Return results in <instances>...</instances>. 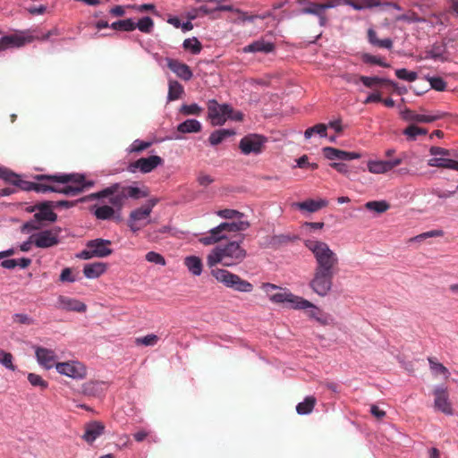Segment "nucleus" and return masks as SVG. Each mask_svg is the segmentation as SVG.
<instances>
[{"mask_svg":"<svg viewBox=\"0 0 458 458\" xmlns=\"http://www.w3.org/2000/svg\"><path fill=\"white\" fill-rule=\"evenodd\" d=\"M240 241H231L215 247L207 257V265L214 267L217 264L233 267L242 263L247 257V250L242 246L244 236Z\"/></svg>","mask_w":458,"mask_h":458,"instance_id":"1","label":"nucleus"},{"mask_svg":"<svg viewBox=\"0 0 458 458\" xmlns=\"http://www.w3.org/2000/svg\"><path fill=\"white\" fill-rule=\"evenodd\" d=\"M148 190L146 187L139 188L114 183L102 191L90 194L89 198L90 199L108 198L109 204L116 207L118 210H122L129 198L139 199L148 197Z\"/></svg>","mask_w":458,"mask_h":458,"instance_id":"2","label":"nucleus"},{"mask_svg":"<svg viewBox=\"0 0 458 458\" xmlns=\"http://www.w3.org/2000/svg\"><path fill=\"white\" fill-rule=\"evenodd\" d=\"M304 245L314 256L316 262L314 270L337 273L339 259L327 242L306 240Z\"/></svg>","mask_w":458,"mask_h":458,"instance_id":"3","label":"nucleus"},{"mask_svg":"<svg viewBox=\"0 0 458 458\" xmlns=\"http://www.w3.org/2000/svg\"><path fill=\"white\" fill-rule=\"evenodd\" d=\"M261 288L267 294L269 295V300L274 303L286 302L289 303L290 308L295 310H306L307 307L311 306L310 301L301 296L294 295L288 290L271 294L272 291L278 289V286L274 284L264 283L262 284Z\"/></svg>","mask_w":458,"mask_h":458,"instance_id":"4","label":"nucleus"},{"mask_svg":"<svg viewBox=\"0 0 458 458\" xmlns=\"http://www.w3.org/2000/svg\"><path fill=\"white\" fill-rule=\"evenodd\" d=\"M211 275L217 282L222 283L228 288H232L241 293H250L253 291V285L250 282L241 278L238 275L229 272L223 268H213Z\"/></svg>","mask_w":458,"mask_h":458,"instance_id":"5","label":"nucleus"},{"mask_svg":"<svg viewBox=\"0 0 458 458\" xmlns=\"http://www.w3.org/2000/svg\"><path fill=\"white\" fill-rule=\"evenodd\" d=\"M111 241L98 238L90 240L86 243V249L76 255L81 259H90L92 258H106L113 253L110 248Z\"/></svg>","mask_w":458,"mask_h":458,"instance_id":"6","label":"nucleus"},{"mask_svg":"<svg viewBox=\"0 0 458 458\" xmlns=\"http://www.w3.org/2000/svg\"><path fill=\"white\" fill-rule=\"evenodd\" d=\"M60 175H68L71 180L66 183H57V193H63L68 196H76L81 193L86 188L93 186V182H86L84 175L79 174H61Z\"/></svg>","mask_w":458,"mask_h":458,"instance_id":"7","label":"nucleus"},{"mask_svg":"<svg viewBox=\"0 0 458 458\" xmlns=\"http://www.w3.org/2000/svg\"><path fill=\"white\" fill-rule=\"evenodd\" d=\"M336 273L314 270L309 283L310 288L320 297L327 296L333 288V280Z\"/></svg>","mask_w":458,"mask_h":458,"instance_id":"8","label":"nucleus"},{"mask_svg":"<svg viewBox=\"0 0 458 458\" xmlns=\"http://www.w3.org/2000/svg\"><path fill=\"white\" fill-rule=\"evenodd\" d=\"M35 179L38 182H34V191L41 193L55 192L57 183H66L71 180L68 175L59 174H37Z\"/></svg>","mask_w":458,"mask_h":458,"instance_id":"9","label":"nucleus"},{"mask_svg":"<svg viewBox=\"0 0 458 458\" xmlns=\"http://www.w3.org/2000/svg\"><path fill=\"white\" fill-rule=\"evenodd\" d=\"M208 113L213 125H223L233 113V108L227 104L220 105L212 99L208 103Z\"/></svg>","mask_w":458,"mask_h":458,"instance_id":"10","label":"nucleus"},{"mask_svg":"<svg viewBox=\"0 0 458 458\" xmlns=\"http://www.w3.org/2000/svg\"><path fill=\"white\" fill-rule=\"evenodd\" d=\"M60 227H55L48 230H43L30 236L33 244L41 249L51 248L59 243Z\"/></svg>","mask_w":458,"mask_h":458,"instance_id":"11","label":"nucleus"},{"mask_svg":"<svg viewBox=\"0 0 458 458\" xmlns=\"http://www.w3.org/2000/svg\"><path fill=\"white\" fill-rule=\"evenodd\" d=\"M307 4L301 9V13L303 14H312L318 17L319 25L324 27L327 24V17L326 15V11L329 8H333L335 6L334 1H327V3H316V2H307Z\"/></svg>","mask_w":458,"mask_h":458,"instance_id":"12","label":"nucleus"},{"mask_svg":"<svg viewBox=\"0 0 458 458\" xmlns=\"http://www.w3.org/2000/svg\"><path fill=\"white\" fill-rule=\"evenodd\" d=\"M55 369L58 373L73 379H82L87 376L86 367L77 360L58 362L55 364Z\"/></svg>","mask_w":458,"mask_h":458,"instance_id":"13","label":"nucleus"},{"mask_svg":"<svg viewBox=\"0 0 458 458\" xmlns=\"http://www.w3.org/2000/svg\"><path fill=\"white\" fill-rule=\"evenodd\" d=\"M164 160L159 156H150L148 157H140L138 160L129 164L127 170L131 173H136L138 170L142 174H148L163 164Z\"/></svg>","mask_w":458,"mask_h":458,"instance_id":"14","label":"nucleus"},{"mask_svg":"<svg viewBox=\"0 0 458 458\" xmlns=\"http://www.w3.org/2000/svg\"><path fill=\"white\" fill-rule=\"evenodd\" d=\"M401 114L403 120L418 123H430L440 120L446 115L445 113L440 111H436L430 114H418L417 112L408 108L403 110Z\"/></svg>","mask_w":458,"mask_h":458,"instance_id":"15","label":"nucleus"},{"mask_svg":"<svg viewBox=\"0 0 458 458\" xmlns=\"http://www.w3.org/2000/svg\"><path fill=\"white\" fill-rule=\"evenodd\" d=\"M54 201H43L33 206L30 211L37 210L34 214L36 222L47 221L53 223L57 220V215L54 212Z\"/></svg>","mask_w":458,"mask_h":458,"instance_id":"16","label":"nucleus"},{"mask_svg":"<svg viewBox=\"0 0 458 458\" xmlns=\"http://www.w3.org/2000/svg\"><path fill=\"white\" fill-rule=\"evenodd\" d=\"M265 140L262 136L258 134H250L243 137L239 144L241 151L249 155L250 153L259 154L263 149Z\"/></svg>","mask_w":458,"mask_h":458,"instance_id":"17","label":"nucleus"},{"mask_svg":"<svg viewBox=\"0 0 458 458\" xmlns=\"http://www.w3.org/2000/svg\"><path fill=\"white\" fill-rule=\"evenodd\" d=\"M105 425L98 420L90 421L84 426L82 439L89 445L105 433Z\"/></svg>","mask_w":458,"mask_h":458,"instance_id":"18","label":"nucleus"},{"mask_svg":"<svg viewBox=\"0 0 458 458\" xmlns=\"http://www.w3.org/2000/svg\"><path fill=\"white\" fill-rule=\"evenodd\" d=\"M435 395V407L447 415L453 414L451 403L449 402V394L447 389L445 387H437L434 390Z\"/></svg>","mask_w":458,"mask_h":458,"instance_id":"19","label":"nucleus"},{"mask_svg":"<svg viewBox=\"0 0 458 458\" xmlns=\"http://www.w3.org/2000/svg\"><path fill=\"white\" fill-rule=\"evenodd\" d=\"M37 361L46 369H50L55 367L56 354L55 351L45 347H37L35 350Z\"/></svg>","mask_w":458,"mask_h":458,"instance_id":"20","label":"nucleus"},{"mask_svg":"<svg viewBox=\"0 0 458 458\" xmlns=\"http://www.w3.org/2000/svg\"><path fill=\"white\" fill-rule=\"evenodd\" d=\"M31 41V37H25L24 35L18 33L4 36L0 38V50L11 47H20Z\"/></svg>","mask_w":458,"mask_h":458,"instance_id":"21","label":"nucleus"},{"mask_svg":"<svg viewBox=\"0 0 458 458\" xmlns=\"http://www.w3.org/2000/svg\"><path fill=\"white\" fill-rule=\"evenodd\" d=\"M323 154L326 158L329 160H352L360 157V154L357 152H348L344 150H341L338 148H335L332 147H325L322 149Z\"/></svg>","mask_w":458,"mask_h":458,"instance_id":"22","label":"nucleus"},{"mask_svg":"<svg viewBox=\"0 0 458 458\" xmlns=\"http://www.w3.org/2000/svg\"><path fill=\"white\" fill-rule=\"evenodd\" d=\"M168 68L183 81H190L192 78V72L189 65L176 59H167Z\"/></svg>","mask_w":458,"mask_h":458,"instance_id":"23","label":"nucleus"},{"mask_svg":"<svg viewBox=\"0 0 458 458\" xmlns=\"http://www.w3.org/2000/svg\"><path fill=\"white\" fill-rule=\"evenodd\" d=\"M93 214L97 217V219L99 220H109L114 218H118L119 216H115L116 212H119L120 210L117 209L116 207L113 206L112 204L106 205H95L92 208Z\"/></svg>","mask_w":458,"mask_h":458,"instance_id":"24","label":"nucleus"},{"mask_svg":"<svg viewBox=\"0 0 458 458\" xmlns=\"http://www.w3.org/2000/svg\"><path fill=\"white\" fill-rule=\"evenodd\" d=\"M328 204L326 199L314 200L309 199L302 202H294L292 204V207L297 208L301 211H308L310 213H314L321 209L322 208L327 207Z\"/></svg>","mask_w":458,"mask_h":458,"instance_id":"25","label":"nucleus"},{"mask_svg":"<svg viewBox=\"0 0 458 458\" xmlns=\"http://www.w3.org/2000/svg\"><path fill=\"white\" fill-rule=\"evenodd\" d=\"M367 39L371 46L377 48L391 49L394 45L390 38H379L377 32L372 28L367 30Z\"/></svg>","mask_w":458,"mask_h":458,"instance_id":"26","label":"nucleus"},{"mask_svg":"<svg viewBox=\"0 0 458 458\" xmlns=\"http://www.w3.org/2000/svg\"><path fill=\"white\" fill-rule=\"evenodd\" d=\"M449 157H432L428 160V165L437 168H446L458 172V161Z\"/></svg>","mask_w":458,"mask_h":458,"instance_id":"27","label":"nucleus"},{"mask_svg":"<svg viewBox=\"0 0 458 458\" xmlns=\"http://www.w3.org/2000/svg\"><path fill=\"white\" fill-rule=\"evenodd\" d=\"M58 301L59 307L65 310L83 312L87 309L83 302L69 297L60 296Z\"/></svg>","mask_w":458,"mask_h":458,"instance_id":"28","label":"nucleus"},{"mask_svg":"<svg viewBox=\"0 0 458 458\" xmlns=\"http://www.w3.org/2000/svg\"><path fill=\"white\" fill-rule=\"evenodd\" d=\"M348 81L358 83L359 81H361L364 86L368 88H372L377 85H381L383 83H387L394 85V83L389 80L381 79L378 77H368V76H357V75H352V79H349Z\"/></svg>","mask_w":458,"mask_h":458,"instance_id":"29","label":"nucleus"},{"mask_svg":"<svg viewBox=\"0 0 458 458\" xmlns=\"http://www.w3.org/2000/svg\"><path fill=\"white\" fill-rule=\"evenodd\" d=\"M275 45L270 42H266L262 39L252 42L251 44L243 47L244 53H255V52H262V53H270L274 51Z\"/></svg>","mask_w":458,"mask_h":458,"instance_id":"30","label":"nucleus"},{"mask_svg":"<svg viewBox=\"0 0 458 458\" xmlns=\"http://www.w3.org/2000/svg\"><path fill=\"white\" fill-rule=\"evenodd\" d=\"M226 238H227V234H225V233H223L222 230L220 229V227L217 225L209 231L208 235L201 237L199 239V242L203 245L208 246V245H213L215 243H217L220 241L225 240Z\"/></svg>","mask_w":458,"mask_h":458,"instance_id":"31","label":"nucleus"},{"mask_svg":"<svg viewBox=\"0 0 458 458\" xmlns=\"http://www.w3.org/2000/svg\"><path fill=\"white\" fill-rule=\"evenodd\" d=\"M106 265L102 262L86 264L83 267V274L87 278H98L105 273Z\"/></svg>","mask_w":458,"mask_h":458,"instance_id":"32","label":"nucleus"},{"mask_svg":"<svg viewBox=\"0 0 458 458\" xmlns=\"http://www.w3.org/2000/svg\"><path fill=\"white\" fill-rule=\"evenodd\" d=\"M446 48L444 44H434L431 46V47L425 51V58L426 59H433V60H438V61H445V55Z\"/></svg>","mask_w":458,"mask_h":458,"instance_id":"33","label":"nucleus"},{"mask_svg":"<svg viewBox=\"0 0 458 458\" xmlns=\"http://www.w3.org/2000/svg\"><path fill=\"white\" fill-rule=\"evenodd\" d=\"M344 3L358 11L369 9L381 4L380 0H344Z\"/></svg>","mask_w":458,"mask_h":458,"instance_id":"34","label":"nucleus"},{"mask_svg":"<svg viewBox=\"0 0 458 458\" xmlns=\"http://www.w3.org/2000/svg\"><path fill=\"white\" fill-rule=\"evenodd\" d=\"M184 265L188 270L194 276H199L202 272V261L197 256H188L184 259Z\"/></svg>","mask_w":458,"mask_h":458,"instance_id":"35","label":"nucleus"},{"mask_svg":"<svg viewBox=\"0 0 458 458\" xmlns=\"http://www.w3.org/2000/svg\"><path fill=\"white\" fill-rule=\"evenodd\" d=\"M201 123L195 119H188L177 126V131L182 133L199 132L201 131Z\"/></svg>","mask_w":458,"mask_h":458,"instance_id":"36","label":"nucleus"},{"mask_svg":"<svg viewBox=\"0 0 458 458\" xmlns=\"http://www.w3.org/2000/svg\"><path fill=\"white\" fill-rule=\"evenodd\" d=\"M317 399L314 396H307L303 402L299 403L296 406V411L300 415H307L312 412Z\"/></svg>","mask_w":458,"mask_h":458,"instance_id":"37","label":"nucleus"},{"mask_svg":"<svg viewBox=\"0 0 458 458\" xmlns=\"http://www.w3.org/2000/svg\"><path fill=\"white\" fill-rule=\"evenodd\" d=\"M184 92L183 87L177 81H169L168 101H174L182 98Z\"/></svg>","mask_w":458,"mask_h":458,"instance_id":"38","label":"nucleus"},{"mask_svg":"<svg viewBox=\"0 0 458 458\" xmlns=\"http://www.w3.org/2000/svg\"><path fill=\"white\" fill-rule=\"evenodd\" d=\"M368 170L376 174H386L389 172V165L386 160H370L368 163Z\"/></svg>","mask_w":458,"mask_h":458,"instance_id":"39","label":"nucleus"},{"mask_svg":"<svg viewBox=\"0 0 458 458\" xmlns=\"http://www.w3.org/2000/svg\"><path fill=\"white\" fill-rule=\"evenodd\" d=\"M234 134L233 131L222 129L212 132L208 138L211 145L216 146L220 144L225 138Z\"/></svg>","mask_w":458,"mask_h":458,"instance_id":"40","label":"nucleus"},{"mask_svg":"<svg viewBox=\"0 0 458 458\" xmlns=\"http://www.w3.org/2000/svg\"><path fill=\"white\" fill-rule=\"evenodd\" d=\"M368 210L382 214L390 208V205L386 200H372L365 204Z\"/></svg>","mask_w":458,"mask_h":458,"instance_id":"41","label":"nucleus"},{"mask_svg":"<svg viewBox=\"0 0 458 458\" xmlns=\"http://www.w3.org/2000/svg\"><path fill=\"white\" fill-rule=\"evenodd\" d=\"M428 133V130L425 128H420L415 124H411L407 128L404 129L403 134L407 136L408 140H415L420 135H426Z\"/></svg>","mask_w":458,"mask_h":458,"instance_id":"42","label":"nucleus"},{"mask_svg":"<svg viewBox=\"0 0 458 458\" xmlns=\"http://www.w3.org/2000/svg\"><path fill=\"white\" fill-rule=\"evenodd\" d=\"M327 125L325 123H317L312 127H309L304 131V137L310 139L313 134H318L320 137H327Z\"/></svg>","mask_w":458,"mask_h":458,"instance_id":"43","label":"nucleus"},{"mask_svg":"<svg viewBox=\"0 0 458 458\" xmlns=\"http://www.w3.org/2000/svg\"><path fill=\"white\" fill-rule=\"evenodd\" d=\"M110 27L117 30L132 31L136 29V23L131 19H126L113 22Z\"/></svg>","mask_w":458,"mask_h":458,"instance_id":"44","label":"nucleus"},{"mask_svg":"<svg viewBox=\"0 0 458 458\" xmlns=\"http://www.w3.org/2000/svg\"><path fill=\"white\" fill-rule=\"evenodd\" d=\"M428 361L429 363V367L432 372L436 374H441L448 378L450 373L446 367H445L442 363L438 362L436 358L428 357Z\"/></svg>","mask_w":458,"mask_h":458,"instance_id":"45","label":"nucleus"},{"mask_svg":"<svg viewBox=\"0 0 458 458\" xmlns=\"http://www.w3.org/2000/svg\"><path fill=\"white\" fill-rule=\"evenodd\" d=\"M183 48L190 51L193 55L199 54L202 45L197 38H187L183 41Z\"/></svg>","mask_w":458,"mask_h":458,"instance_id":"46","label":"nucleus"},{"mask_svg":"<svg viewBox=\"0 0 458 458\" xmlns=\"http://www.w3.org/2000/svg\"><path fill=\"white\" fill-rule=\"evenodd\" d=\"M296 238L295 235L291 234L274 235L271 237L269 244L271 247L276 248L290 242H293Z\"/></svg>","mask_w":458,"mask_h":458,"instance_id":"47","label":"nucleus"},{"mask_svg":"<svg viewBox=\"0 0 458 458\" xmlns=\"http://www.w3.org/2000/svg\"><path fill=\"white\" fill-rule=\"evenodd\" d=\"M429 154L433 157H457V153L454 150L444 148L441 147L432 146L429 148Z\"/></svg>","mask_w":458,"mask_h":458,"instance_id":"48","label":"nucleus"},{"mask_svg":"<svg viewBox=\"0 0 458 458\" xmlns=\"http://www.w3.org/2000/svg\"><path fill=\"white\" fill-rule=\"evenodd\" d=\"M28 381L34 387H38L41 390H46L48 387V383L40 375L36 373L28 374Z\"/></svg>","mask_w":458,"mask_h":458,"instance_id":"49","label":"nucleus"},{"mask_svg":"<svg viewBox=\"0 0 458 458\" xmlns=\"http://www.w3.org/2000/svg\"><path fill=\"white\" fill-rule=\"evenodd\" d=\"M150 211L148 208H146L144 205L139 208L132 210L130 214L131 221H140L142 219H146L149 216Z\"/></svg>","mask_w":458,"mask_h":458,"instance_id":"50","label":"nucleus"},{"mask_svg":"<svg viewBox=\"0 0 458 458\" xmlns=\"http://www.w3.org/2000/svg\"><path fill=\"white\" fill-rule=\"evenodd\" d=\"M13 356L11 352H7L0 349V363L6 369L14 371L16 367L13 365Z\"/></svg>","mask_w":458,"mask_h":458,"instance_id":"51","label":"nucleus"},{"mask_svg":"<svg viewBox=\"0 0 458 458\" xmlns=\"http://www.w3.org/2000/svg\"><path fill=\"white\" fill-rule=\"evenodd\" d=\"M15 178L9 181L14 186L23 191H34V182L22 180L20 175L14 174Z\"/></svg>","mask_w":458,"mask_h":458,"instance_id":"52","label":"nucleus"},{"mask_svg":"<svg viewBox=\"0 0 458 458\" xmlns=\"http://www.w3.org/2000/svg\"><path fill=\"white\" fill-rule=\"evenodd\" d=\"M101 384L98 382H88L82 386V393L88 396H97L99 394Z\"/></svg>","mask_w":458,"mask_h":458,"instance_id":"53","label":"nucleus"},{"mask_svg":"<svg viewBox=\"0 0 458 458\" xmlns=\"http://www.w3.org/2000/svg\"><path fill=\"white\" fill-rule=\"evenodd\" d=\"M153 26H154V21L148 16L141 18L136 23V28H138L141 32H144V33H150L153 29Z\"/></svg>","mask_w":458,"mask_h":458,"instance_id":"54","label":"nucleus"},{"mask_svg":"<svg viewBox=\"0 0 458 458\" xmlns=\"http://www.w3.org/2000/svg\"><path fill=\"white\" fill-rule=\"evenodd\" d=\"M158 336L154 334L148 335L143 337H138L135 340L137 345L154 346L158 341Z\"/></svg>","mask_w":458,"mask_h":458,"instance_id":"55","label":"nucleus"},{"mask_svg":"<svg viewBox=\"0 0 458 458\" xmlns=\"http://www.w3.org/2000/svg\"><path fill=\"white\" fill-rule=\"evenodd\" d=\"M181 113L186 115H199L202 108L198 104L182 105L181 107Z\"/></svg>","mask_w":458,"mask_h":458,"instance_id":"56","label":"nucleus"},{"mask_svg":"<svg viewBox=\"0 0 458 458\" xmlns=\"http://www.w3.org/2000/svg\"><path fill=\"white\" fill-rule=\"evenodd\" d=\"M217 216L225 219L242 218L243 214L235 209H221L216 212Z\"/></svg>","mask_w":458,"mask_h":458,"instance_id":"57","label":"nucleus"},{"mask_svg":"<svg viewBox=\"0 0 458 458\" xmlns=\"http://www.w3.org/2000/svg\"><path fill=\"white\" fill-rule=\"evenodd\" d=\"M361 60L365 64H377V65H379L381 67H389V64L385 63V62H383L381 60V58H379L377 55H370V54H363L362 56H361Z\"/></svg>","mask_w":458,"mask_h":458,"instance_id":"58","label":"nucleus"},{"mask_svg":"<svg viewBox=\"0 0 458 458\" xmlns=\"http://www.w3.org/2000/svg\"><path fill=\"white\" fill-rule=\"evenodd\" d=\"M395 75L397 78L407 81H414L418 77L415 72H409L404 68L396 70Z\"/></svg>","mask_w":458,"mask_h":458,"instance_id":"59","label":"nucleus"},{"mask_svg":"<svg viewBox=\"0 0 458 458\" xmlns=\"http://www.w3.org/2000/svg\"><path fill=\"white\" fill-rule=\"evenodd\" d=\"M145 258H146V260L150 263H155V264L161 265V266L165 265V258L157 252L149 251L146 254Z\"/></svg>","mask_w":458,"mask_h":458,"instance_id":"60","label":"nucleus"},{"mask_svg":"<svg viewBox=\"0 0 458 458\" xmlns=\"http://www.w3.org/2000/svg\"><path fill=\"white\" fill-rule=\"evenodd\" d=\"M428 81L432 89L437 91H444L446 87L445 81L440 77H430Z\"/></svg>","mask_w":458,"mask_h":458,"instance_id":"61","label":"nucleus"},{"mask_svg":"<svg viewBox=\"0 0 458 458\" xmlns=\"http://www.w3.org/2000/svg\"><path fill=\"white\" fill-rule=\"evenodd\" d=\"M150 146V142L136 140L131 146V152H141Z\"/></svg>","mask_w":458,"mask_h":458,"instance_id":"62","label":"nucleus"},{"mask_svg":"<svg viewBox=\"0 0 458 458\" xmlns=\"http://www.w3.org/2000/svg\"><path fill=\"white\" fill-rule=\"evenodd\" d=\"M442 235H443V231H441V230H432V231H428V232L420 233V234L417 235L416 237H414L412 240L422 241V240H425L427 238L439 237V236H442Z\"/></svg>","mask_w":458,"mask_h":458,"instance_id":"63","label":"nucleus"},{"mask_svg":"<svg viewBox=\"0 0 458 458\" xmlns=\"http://www.w3.org/2000/svg\"><path fill=\"white\" fill-rule=\"evenodd\" d=\"M13 318L14 322L19 323L21 325L33 324V319L26 314L17 313V314H14Z\"/></svg>","mask_w":458,"mask_h":458,"instance_id":"64","label":"nucleus"}]
</instances>
